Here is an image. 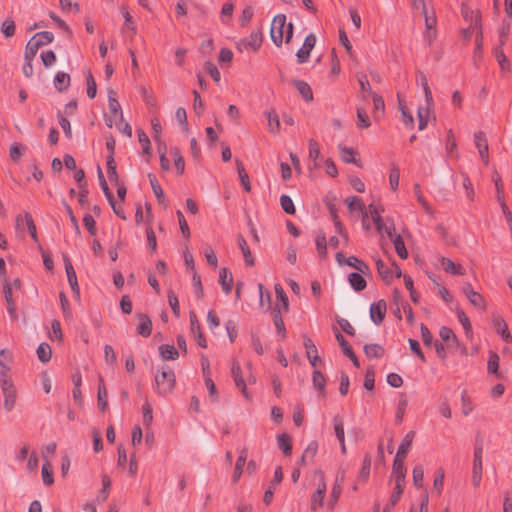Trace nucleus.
<instances>
[{"label": "nucleus", "mask_w": 512, "mask_h": 512, "mask_svg": "<svg viewBox=\"0 0 512 512\" xmlns=\"http://www.w3.org/2000/svg\"><path fill=\"white\" fill-rule=\"evenodd\" d=\"M394 245L395 251L397 255L401 259H407L408 258V251L405 247V243L401 237V235L396 234V229L391 232V236H387Z\"/></svg>", "instance_id": "nucleus-27"}, {"label": "nucleus", "mask_w": 512, "mask_h": 512, "mask_svg": "<svg viewBox=\"0 0 512 512\" xmlns=\"http://www.w3.org/2000/svg\"><path fill=\"white\" fill-rule=\"evenodd\" d=\"M393 481H394V489H393V493L390 497L391 506H394L400 500V498L403 494V491H404V487H405V481H400V480H393Z\"/></svg>", "instance_id": "nucleus-56"}, {"label": "nucleus", "mask_w": 512, "mask_h": 512, "mask_svg": "<svg viewBox=\"0 0 512 512\" xmlns=\"http://www.w3.org/2000/svg\"><path fill=\"white\" fill-rule=\"evenodd\" d=\"M258 292L260 307L265 309L266 311L270 310L272 301L270 292L267 289H265L264 285L261 283L258 284Z\"/></svg>", "instance_id": "nucleus-44"}, {"label": "nucleus", "mask_w": 512, "mask_h": 512, "mask_svg": "<svg viewBox=\"0 0 512 512\" xmlns=\"http://www.w3.org/2000/svg\"><path fill=\"white\" fill-rule=\"evenodd\" d=\"M474 145L478 150L479 156L485 165L489 164V149L486 135L482 132L474 134Z\"/></svg>", "instance_id": "nucleus-16"}, {"label": "nucleus", "mask_w": 512, "mask_h": 512, "mask_svg": "<svg viewBox=\"0 0 512 512\" xmlns=\"http://www.w3.org/2000/svg\"><path fill=\"white\" fill-rule=\"evenodd\" d=\"M53 83H54V87L58 91H64L70 85V76H69V74L60 71L55 75Z\"/></svg>", "instance_id": "nucleus-49"}, {"label": "nucleus", "mask_w": 512, "mask_h": 512, "mask_svg": "<svg viewBox=\"0 0 512 512\" xmlns=\"http://www.w3.org/2000/svg\"><path fill=\"white\" fill-rule=\"evenodd\" d=\"M26 151V145L20 142H13L9 147V156L14 162H17Z\"/></svg>", "instance_id": "nucleus-51"}, {"label": "nucleus", "mask_w": 512, "mask_h": 512, "mask_svg": "<svg viewBox=\"0 0 512 512\" xmlns=\"http://www.w3.org/2000/svg\"><path fill=\"white\" fill-rule=\"evenodd\" d=\"M417 83L421 86L424 93V103L417 109L418 128L424 130L428 123L434 118L433 116V95L430 90L428 80L425 75L421 74L417 77Z\"/></svg>", "instance_id": "nucleus-2"}, {"label": "nucleus", "mask_w": 512, "mask_h": 512, "mask_svg": "<svg viewBox=\"0 0 512 512\" xmlns=\"http://www.w3.org/2000/svg\"><path fill=\"white\" fill-rule=\"evenodd\" d=\"M404 460V457L395 456L391 473L392 480L405 481L406 468L404 466Z\"/></svg>", "instance_id": "nucleus-25"}, {"label": "nucleus", "mask_w": 512, "mask_h": 512, "mask_svg": "<svg viewBox=\"0 0 512 512\" xmlns=\"http://www.w3.org/2000/svg\"><path fill=\"white\" fill-rule=\"evenodd\" d=\"M461 290L473 306L481 310L486 309V302L484 297L480 293L476 292L470 283L463 284Z\"/></svg>", "instance_id": "nucleus-13"}, {"label": "nucleus", "mask_w": 512, "mask_h": 512, "mask_svg": "<svg viewBox=\"0 0 512 512\" xmlns=\"http://www.w3.org/2000/svg\"><path fill=\"white\" fill-rule=\"evenodd\" d=\"M219 283L223 292L228 295L232 291L233 276L227 268H221L219 271Z\"/></svg>", "instance_id": "nucleus-30"}, {"label": "nucleus", "mask_w": 512, "mask_h": 512, "mask_svg": "<svg viewBox=\"0 0 512 512\" xmlns=\"http://www.w3.org/2000/svg\"><path fill=\"white\" fill-rule=\"evenodd\" d=\"M189 319H190V330H191V333L193 334V336L195 337L197 344L202 348H206L207 341L201 332V326L197 319L196 314L194 312H190Z\"/></svg>", "instance_id": "nucleus-20"}, {"label": "nucleus", "mask_w": 512, "mask_h": 512, "mask_svg": "<svg viewBox=\"0 0 512 512\" xmlns=\"http://www.w3.org/2000/svg\"><path fill=\"white\" fill-rule=\"evenodd\" d=\"M348 281L351 287L356 291H362L366 287V280L362 276V273H350L348 275Z\"/></svg>", "instance_id": "nucleus-48"}, {"label": "nucleus", "mask_w": 512, "mask_h": 512, "mask_svg": "<svg viewBox=\"0 0 512 512\" xmlns=\"http://www.w3.org/2000/svg\"><path fill=\"white\" fill-rule=\"evenodd\" d=\"M151 127L153 132V139L156 144L160 145V143H165L162 139V125L157 117H153L151 119Z\"/></svg>", "instance_id": "nucleus-57"}, {"label": "nucleus", "mask_w": 512, "mask_h": 512, "mask_svg": "<svg viewBox=\"0 0 512 512\" xmlns=\"http://www.w3.org/2000/svg\"><path fill=\"white\" fill-rule=\"evenodd\" d=\"M368 215L371 216L377 232L383 236H391V232L395 230L394 222L391 219L384 220L381 213L384 211L382 205L371 203L366 208Z\"/></svg>", "instance_id": "nucleus-5"}, {"label": "nucleus", "mask_w": 512, "mask_h": 512, "mask_svg": "<svg viewBox=\"0 0 512 512\" xmlns=\"http://www.w3.org/2000/svg\"><path fill=\"white\" fill-rule=\"evenodd\" d=\"M317 452H318L317 441H315V440L310 441L302 453V456L300 459L301 464L307 465V464L311 463L314 460Z\"/></svg>", "instance_id": "nucleus-32"}, {"label": "nucleus", "mask_w": 512, "mask_h": 512, "mask_svg": "<svg viewBox=\"0 0 512 512\" xmlns=\"http://www.w3.org/2000/svg\"><path fill=\"white\" fill-rule=\"evenodd\" d=\"M498 369H499V356L497 353L491 351L489 353V358H488V362H487V371L489 374H494L496 376H499Z\"/></svg>", "instance_id": "nucleus-62"}, {"label": "nucleus", "mask_w": 512, "mask_h": 512, "mask_svg": "<svg viewBox=\"0 0 512 512\" xmlns=\"http://www.w3.org/2000/svg\"><path fill=\"white\" fill-rule=\"evenodd\" d=\"M413 188H414L415 198H416L417 202L419 203V205L422 207V209L427 214H432L433 210H432L431 206L428 204V202L425 200L420 185L418 183H416V184H414Z\"/></svg>", "instance_id": "nucleus-52"}, {"label": "nucleus", "mask_w": 512, "mask_h": 512, "mask_svg": "<svg viewBox=\"0 0 512 512\" xmlns=\"http://www.w3.org/2000/svg\"><path fill=\"white\" fill-rule=\"evenodd\" d=\"M386 303L383 300L374 302L370 306V318L373 321L374 324L380 325L386 314Z\"/></svg>", "instance_id": "nucleus-21"}, {"label": "nucleus", "mask_w": 512, "mask_h": 512, "mask_svg": "<svg viewBox=\"0 0 512 512\" xmlns=\"http://www.w3.org/2000/svg\"><path fill=\"white\" fill-rule=\"evenodd\" d=\"M139 324L137 326V332L143 337H149L152 332V321L146 314H139L137 316Z\"/></svg>", "instance_id": "nucleus-33"}, {"label": "nucleus", "mask_w": 512, "mask_h": 512, "mask_svg": "<svg viewBox=\"0 0 512 512\" xmlns=\"http://www.w3.org/2000/svg\"><path fill=\"white\" fill-rule=\"evenodd\" d=\"M175 374L172 369H163L161 373L155 375V390L160 396L169 395L175 387Z\"/></svg>", "instance_id": "nucleus-6"}, {"label": "nucleus", "mask_w": 512, "mask_h": 512, "mask_svg": "<svg viewBox=\"0 0 512 512\" xmlns=\"http://www.w3.org/2000/svg\"><path fill=\"white\" fill-rule=\"evenodd\" d=\"M492 325L496 333L502 338L503 341L507 343L512 342V334L509 331L506 321L502 317H494L492 320Z\"/></svg>", "instance_id": "nucleus-19"}, {"label": "nucleus", "mask_w": 512, "mask_h": 512, "mask_svg": "<svg viewBox=\"0 0 512 512\" xmlns=\"http://www.w3.org/2000/svg\"><path fill=\"white\" fill-rule=\"evenodd\" d=\"M169 155L171 156L176 173L182 175L185 171V161L181 155L180 149L176 146L170 147Z\"/></svg>", "instance_id": "nucleus-29"}, {"label": "nucleus", "mask_w": 512, "mask_h": 512, "mask_svg": "<svg viewBox=\"0 0 512 512\" xmlns=\"http://www.w3.org/2000/svg\"><path fill=\"white\" fill-rule=\"evenodd\" d=\"M262 41V31L255 29L247 37L237 41L236 48L239 52H256L260 49Z\"/></svg>", "instance_id": "nucleus-8"}, {"label": "nucleus", "mask_w": 512, "mask_h": 512, "mask_svg": "<svg viewBox=\"0 0 512 512\" xmlns=\"http://www.w3.org/2000/svg\"><path fill=\"white\" fill-rule=\"evenodd\" d=\"M338 150L340 158L345 163H352L358 167L361 166V162L357 158L358 153L353 148L339 145Z\"/></svg>", "instance_id": "nucleus-26"}, {"label": "nucleus", "mask_w": 512, "mask_h": 512, "mask_svg": "<svg viewBox=\"0 0 512 512\" xmlns=\"http://www.w3.org/2000/svg\"><path fill=\"white\" fill-rule=\"evenodd\" d=\"M274 291L276 296L274 310L278 314H281L282 312H287L289 308V302L283 287L280 284H275Z\"/></svg>", "instance_id": "nucleus-18"}, {"label": "nucleus", "mask_w": 512, "mask_h": 512, "mask_svg": "<svg viewBox=\"0 0 512 512\" xmlns=\"http://www.w3.org/2000/svg\"><path fill=\"white\" fill-rule=\"evenodd\" d=\"M439 336L444 342L447 343L448 346L454 348H462L458 337L451 328L447 326H442L439 329Z\"/></svg>", "instance_id": "nucleus-24"}, {"label": "nucleus", "mask_w": 512, "mask_h": 512, "mask_svg": "<svg viewBox=\"0 0 512 512\" xmlns=\"http://www.w3.org/2000/svg\"><path fill=\"white\" fill-rule=\"evenodd\" d=\"M313 485L314 490L310 496V509L312 511L319 509H325L328 512L333 511L342 494V481L336 480L327 496V484L324 473L321 470H317L314 473Z\"/></svg>", "instance_id": "nucleus-1"}, {"label": "nucleus", "mask_w": 512, "mask_h": 512, "mask_svg": "<svg viewBox=\"0 0 512 512\" xmlns=\"http://www.w3.org/2000/svg\"><path fill=\"white\" fill-rule=\"evenodd\" d=\"M332 422H333L334 434L339 442L341 453L346 454L347 448H346V443H345V431H344V424H343L342 418L340 416H335V417H333Z\"/></svg>", "instance_id": "nucleus-22"}, {"label": "nucleus", "mask_w": 512, "mask_h": 512, "mask_svg": "<svg viewBox=\"0 0 512 512\" xmlns=\"http://www.w3.org/2000/svg\"><path fill=\"white\" fill-rule=\"evenodd\" d=\"M364 353L369 358H380L384 354V349L379 344H368L364 346Z\"/></svg>", "instance_id": "nucleus-59"}, {"label": "nucleus", "mask_w": 512, "mask_h": 512, "mask_svg": "<svg viewBox=\"0 0 512 512\" xmlns=\"http://www.w3.org/2000/svg\"><path fill=\"white\" fill-rule=\"evenodd\" d=\"M247 456H248L247 448H242L239 452V456H238L236 464H235V471L232 476L233 482H237L240 479L242 472H243V467L247 460Z\"/></svg>", "instance_id": "nucleus-34"}, {"label": "nucleus", "mask_w": 512, "mask_h": 512, "mask_svg": "<svg viewBox=\"0 0 512 512\" xmlns=\"http://www.w3.org/2000/svg\"><path fill=\"white\" fill-rule=\"evenodd\" d=\"M237 243H238V246L243 254V257H244V261L245 263L248 265V266H253L254 265V258L252 256V253L249 249V246L246 242V240L244 239V237L242 235H239L237 237Z\"/></svg>", "instance_id": "nucleus-41"}, {"label": "nucleus", "mask_w": 512, "mask_h": 512, "mask_svg": "<svg viewBox=\"0 0 512 512\" xmlns=\"http://www.w3.org/2000/svg\"><path fill=\"white\" fill-rule=\"evenodd\" d=\"M234 12V4L232 2H226L220 12V20L223 24H229Z\"/></svg>", "instance_id": "nucleus-60"}, {"label": "nucleus", "mask_w": 512, "mask_h": 512, "mask_svg": "<svg viewBox=\"0 0 512 512\" xmlns=\"http://www.w3.org/2000/svg\"><path fill=\"white\" fill-rule=\"evenodd\" d=\"M493 182L496 188V198L501 208L507 207L505 203L504 185L498 173L493 174Z\"/></svg>", "instance_id": "nucleus-37"}, {"label": "nucleus", "mask_w": 512, "mask_h": 512, "mask_svg": "<svg viewBox=\"0 0 512 512\" xmlns=\"http://www.w3.org/2000/svg\"><path fill=\"white\" fill-rule=\"evenodd\" d=\"M294 85L304 100L308 102L313 100V92L308 83L302 80H296Z\"/></svg>", "instance_id": "nucleus-50"}, {"label": "nucleus", "mask_w": 512, "mask_h": 512, "mask_svg": "<svg viewBox=\"0 0 512 512\" xmlns=\"http://www.w3.org/2000/svg\"><path fill=\"white\" fill-rule=\"evenodd\" d=\"M13 355L6 349L0 350V381L12 380L10 376Z\"/></svg>", "instance_id": "nucleus-14"}, {"label": "nucleus", "mask_w": 512, "mask_h": 512, "mask_svg": "<svg viewBox=\"0 0 512 512\" xmlns=\"http://www.w3.org/2000/svg\"><path fill=\"white\" fill-rule=\"evenodd\" d=\"M462 15L464 19L468 21L470 24L474 25L477 31H479V33L481 34V24L479 15L465 5L462 6Z\"/></svg>", "instance_id": "nucleus-43"}, {"label": "nucleus", "mask_w": 512, "mask_h": 512, "mask_svg": "<svg viewBox=\"0 0 512 512\" xmlns=\"http://www.w3.org/2000/svg\"><path fill=\"white\" fill-rule=\"evenodd\" d=\"M159 353L163 360H176L179 357L178 350L170 344H164L159 347Z\"/></svg>", "instance_id": "nucleus-45"}, {"label": "nucleus", "mask_w": 512, "mask_h": 512, "mask_svg": "<svg viewBox=\"0 0 512 512\" xmlns=\"http://www.w3.org/2000/svg\"><path fill=\"white\" fill-rule=\"evenodd\" d=\"M65 272L69 286L76 298H80V288L78 285L76 271L68 256L64 255Z\"/></svg>", "instance_id": "nucleus-15"}, {"label": "nucleus", "mask_w": 512, "mask_h": 512, "mask_svg": "<svg viewBox=\"0 0 512 512\" xmlns=\"http://www.w3.org/2000/svg\"><path fill=\"white\" fill-rule=\"evenodd\" d=\"M445 472L443 468L437 470L434 480L433 488L438 495H441L444 488Z\"/></svg>", "instance_id": "nucleus-63"}, {"label": "nucleus", "mask_w": 512, "mask_h": 512, "mask_svg": "<svg viewBox=\"0 0 512 512\" xmlns=\"http://www.w3.org/2000/svg\"><path fill=\"white\" fill-rule=\"evenodd\" d=\"M439 264L441 268L446 271L447 273H450L452 275H464L466 273V270L461 265H456L450 258L446 257H439L438 258Z\"/></svg>", "instance_id": "nucleus-23"}, {"label": "nucleus", "mask_w": 512, "mask_h": 512, "mask_svg": "<svg viewBox=\"0 0 512 512\" xmlns=\"http://www.w3.org/2000/svg\"><path fill=\"white\" fill-rule=\"evenodd\" d=\"M22 287L21 280L19 278L8 279L3 277L2 279V291L5 302L7 304V311L11 319H17V305L13 297L15 291H19Z\"/></svg>", "instance_id": "nucleus-4"}, {"label": "nucleus", "mask_w": 512, "mask_h": 512, "mask_svg": "<svg viewBox=\"0 0 512 512\" xmlns=\"http://www.w3.org/2000/svg\"><path fill=\"white\" fill-rule=\"evenodd\" d=\"M270 36L273 43L278 47L291 40L293 36V24L287 22L284 14H278L273 18L270 27Z\"/></svg>", "instance_id": "nucleus-3"}, {"label": "nucleus", "mask_w": 512, "mask_h": 512, "mask_svg": "<svg viewBox=\"0 0 512 512\" xmlns=\"http://www.w3.org/2000/svg\"><path fill=\"white\" fill-rule=\"evenodd\" d=\"M277 445L280 450L284 453L285 456H290L292 454V439L286 433L278 434L276 437Z\"/></svg>", "instance_id": "nucleus-36"}, {"label": "nucleus", "mask_w": 512, "mask_h": 512, "mask_svg": "<svg viewBox=\"0 0 512 512\" xmlns=\"http://www.w3.org/2000/svg\"><path fill=\"white\" fill-rule=\"evenodd\" d=\"M337 342L339 343L340 347L342 348L343 353L353 362L355 367H359L360 363L358 361L357 356L352 351L350 345L345 340L344 336L341 333L336 334Z\"/></svg>", "instance_id": "nucleus-31"}, {"label": "nucleus", "mask_w": 512, "mask_h": 512, "mask_svg": "<svg viewBox=\"0 0 512 512\" xmlns=\"http://www.w3.org/2000/svg\"><path fill=\"white\" fill-rule=\"evenodd\" d=\"M37 357L42 363H47L50 361L52 356V349L49 344L41 343L37 347L36 350Z\"/></svg>", "instance_id": "nucleus-54"}, {"label": "nucleus", "mask_w": 512, "mask_h": 512, "mask_svg": "<svg viewBox=\"0 0 512 512\" xmlns=\"http://www.w3.org/2000/svg\"><path fill=\"white\" fill-rule=\"evenodd\" d=\"M377 271L383 281L390 284L394 279V272L391 267L386 265L381 259L375 261Z\"/></svg>", "instance_id": "nucleus-35"}, {"label": "nucleus", "mask_w": 512, "mask_h": 512, "mask_svg": "<svg viewBox=\"0 0 512 512\" xmlns=\"http://www.w3.org/2000/svg\"><path fill=\"white\" fill-rule=\"evenodd\" d=\"M103 350H104L105 363L109 367L113 368L117 362V356H116V353H115L113 347L109 344H106V345H104Z\"/></svg>", "instance_id": "nucleus-64"}, {"label": "nucleus", "mask_w": 512, "mask_h": 512, "mask_svg": "<svg viewBox=\"0 0 512 512\" xmlns=\"http://www.w3.org/2000/svg\"><path fill=\"white\" fill-rule=\"evenodd\" d=\"M108 391L105 386L104 379L99 376L98 392H97V404L99 409L104 412L108 407Z\"/></svg>", "instance_id": "nucleus-28"}, {"label": "nucleus", "mask_w": 512, "mask_h": 512, "mask_svg": "<svg viewBox=\"0 0 512 512\" xmlns=\"http://www.w3.org/2000/svg\"><path fill=\"white\" fill-rule=\"evenodd\" d=\"M265 116L268 122V130L272 134H277L280 130V120L278 114L274 110L265 112Z\"/></svg>", "instance_id": "nucleus-42"}, {"label": "nucleus", "mask_w": 512, "mask_h": 512, "mask_svg": "<svg viewBox=\"0 0 512 512\" xmlns=\"http://www.w3.org/2000/svg\"><path fill=\"white\" fill-rule=\"evenodd\" d=\"M483 473V462H482V450L477 449L474 452L471 482L475 488L480 487L482 482Z\"/></svg>", "instance_id": "nucleus-12"}, {"label": "nucleus", "mask_w": 512, "mask_h": 512, "mask_svg": "<svg viewBox=\"0 0 512 512\" xmlns=\"http://www.w3.org/2000/svg\"><path fill=\"white\" fill-rule=\"evenodd\" d=\"M157 151L160 158V166L162 170L164 171H170L171 165L170 160L168 158L169 151L167 149V146L165 143H160V145H157Z\"/></svg>", "instance_id": "nucleus-47"}, {"label": "nucleus", "mask_w": 512, "mask_h": 512, "mask_svg": "<svg viewBox=\"0 0 512 512\" xmlns=\"http://www.w3.org/2000/svg\"><path fill=\"white\" fill-rule=\"evenodd\" d=\"M456 315L465 331L466 336L469 339H472L473 338V329H472V325L470 323L469 318L467 317L465 312L460 307L456 308Z\"/></svg>", "instance_id": "nucleus-39"}, {"label": "nucleus", "mask_w": 512, "mask_h": 512, "mask_svg": "<svg viewBox=\"0 0 512 512\" xmlns=\"http://www.w3.org/2000/svg\"><path fill=\"white\" fill-rule=\"evenodd\" d=\"M414 436H415L414 432L410 431L402 438L401 443L398 447L396 456L406 458V455H407V453L412 445V442L414 440Z\"/></svg>", "instance_id": "nucleus-38"}, {"label": "nucleus", "mask_w": 512, "mask_h": 512, "mask_svg": "<svg viewBox=\"0 0 512 512\" xmlns=\"http://www.w3.org/2000/svg\"><path fill=\"white\" fill-rule=\"evenodd\" d=\"M312 381H313V387L315 390L318 391L319 396H324L325 395V387H326V379H325L324 375L318 369H314Z\"/></svg>", "instance_id": "nucleus-40"}, {"label": "nucleus", "mask_w": 512, "mask_h": 512, "mask_svg": "<svg viewBox=\"0 0 512 512\" xmlns=\"http://www.w3.org/2000/svg\"><path fill=\"white\" fill-rule=\"evenodd\" d=\"M109 114L105 117L108 127L112 128L116 122L123 120V111L117 99V94L113 89L107 90Z\"/></svg>", "instance_id": "nucleus-7"}, {"label": "nucleus", "mask_w": 512, "mask_h": 512, "mask_svg": "<svg viewBox=\"0 0 512 512\" xmlns=\"http://www.w3.org/2000/svg\"><path fill=\"white\" fill-rule=\"evenodd\" d=\"M1 392L3 395V406L5 411L11 412L17 403L18 392L13 380L0 381Z\"/></svg>", "instance_id": "nucleus-9"}, {"label": "nucleus", "mask_w": 512, "mask_h": 512, "mask_svg": "<svg viewBox=\"0 0 512 512\" xmlns=\"http://www.w3.org/2000/svg\"><path fill=\"white\" fill-rule=\"evenodd\" d=\"M231 375L233 377L235 385L241 390L243 397L247 400H251L252 396H251L250 392L248 391L246 381L244 380V378L242 376V370H241L240 363L236 360H233V362H232Z\"/></svg>", "instance_id": "nucleus-11"}, {"label": "nucleus", "mask_w": 512, "mask_h": 512, "mask_svg": "<svg viewBox=\"0 0 512 512\" xmlns=\"http://www.w3.org/2000/svg\"><path fill=\"white\" fill-rule=\"evenodd\" d=\"M309 158L314 162V167H318V160L320 158V147L317 141L310 139L308 141Z\"/></svg>", "instance_id": "nucleus-55"}, {"label": "nucleus", "mask_w": 512, "mask_h": 512, "mask_svg": "<svg viewBox=\"0 0 512 512\" xmlns=\"http://www.w3.org/2000/svg\"><path fill=\"white\" fill-rule=\"evenodd\" d=\"M345 265L355 268L362 274H366L369 271V266L355 256L347 257Z\"/></svg>", "instance_id": "nucleus-53"}, {"label": "nucleus", "mask_w": 512, "mask_h": 512, "mask_svg": "<svg viewBox=\"0 0 512 512\" xmlns=\"http://www.w3.org/2000/svg\"><path fill=\"white\" fill-rule=\"evenodd\" d=\"M32 39L37 43L39 44V46H44V45H48L50 44L53 39H54V35L52 32H49V31H42V32H38L36 33Z\"/></svg>", "instance_id": "nucleus-61"}, {"label": "nucleus", "mask_w": 512, "mask_h": 512, "mask_svg": "<svg viewBox=\"0 0 512 512\" xmlns=\"http://www.w3.org/2000/svg\"><path fill=\"white\" fill-rule=\"evenodd\" d=\"M237 172H238V176H239L241 185L243 186L244 190L246 192H250L251 184H250L249 176H248L244 166L239 161H237Z\"/></svg>", "instance_id": "nucleus-58"}, {"label": "nucleus", "mask_w": 512, "mask_h": 512, "mask_svg": "<svg viewBox=\"0 0 512 512\" xmlns=\"http://www.w3.org/2000/svg\"><path fill=\"white\" fill-rule=\"evenodd\" d=\"M345 203L351 212L364 213L366 208L362 200L357 196H349L345 199Z\"/></svg>", "instance_id": "nucleus-46"}, {"label": "nucleus", "mask_w": 512, "mask_h": 512, "mask_svg": "<svg viewBox=\"0 0 512 512\" xmlns=\"http://www.w3.org/2000/svg\"><path fill=\"white\" fill-rule=\"evenodd\" d=\"M315 44L316 36L312 33L308 34L301 48L296 53L297 61L299 63H305L308 60L310 52L314 48Z\"/></svg>", "instance_id": "nucleus-17"}, {"label": "nucleus", "mask_w": 512, "mask_h": 512, "mask_svg": "<svg viewBox=\"0 0 512 512\" xmlns=\"http://www.w3.org/2000/svg\"><path fill=\"white\" fill-rule=\"evenodd\" d=\"M422 15L424 16L425 20V31H424V38L431 43L436 38V25H437V18L436 13L433 7H430L429 9L422 11Z\"/></svg>", "instance_id": "nucleus-10"}]
</instances>
